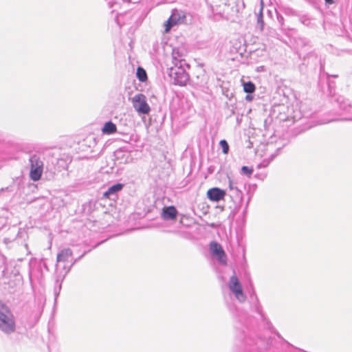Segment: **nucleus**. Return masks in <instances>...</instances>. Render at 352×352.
I'll use <instances>...</instances> for the list:
<instances>
[{"instance_id": "26", "label": "nucleus", "mask_w": 352, "mask_h": 352, "mask_svg": "<svg viewBox=\"0 0 352 352\" xmlns=\"http://www.w3.org/2000/svg\"><path fill=\"white\" fill-rule=\"evenodd\" d=\"M124 16L121 14H117L115 16V20H116V22L117 23V24L121 27L122 26L125 22L122 21V18Z\"/></svg>"}, {"instance_id": "13", "label": "nucleus", "mask_w": 352, "mask_h": 352, "mask_svg": "<svg viewBox=\"0 0 352 352\" xmlns=\"http://www.w3.org/2000/svg\"><path fill=\"white\" fill-rule=\"evenodd\" d=\"M72 256V250L70 248H64L60 250L56 257V262H66L71 258Z\"/></svg>"}, {"instance_id": "4", "label": "nucleus", "mask_w": 352, "mask_h": 352, "mask_svg": "<svg viewBox=\"0 0 352 352\" xmlns=\"http://www.w3.org/2000/svg\"><path fill=\"white\" fill-rule=\"evenodd\" d=\"M228 287L239 302L243 303L246 300L247 296L243 290L242 285L235 274L230 278Z\"/></svg>"}, {"instance_id": "6", "label": "nucleus", "mask_w": 352, "mask_h": 352, "mask_svg": "<svg viewBox=\"0 0 352 352\" xmlns=\"http://www.w3.org/2000/svg\"><path fill=\"white\" fill-rule=\"evenodd\" d=\"M90 250H88V251H85L83 252V254L82 255H80L79 257H78L77 258H75L72 263H71V265L69 266H66V265H64L63 267V270H64V272H58L59 269V266L58 264H56V272H57V276H56V283H58V289L56 288L55 289V295L57 296L61 289V282L63 280V279L65 278V276L67 274V273L70 271L72 267L78 261H79L87 252H89Z\"/></svg>"}, {"instance_id": "18", "label": "nucleus", "mask_w": 352, "mask_h": 352, "mask_svg": "<svg viewBox=\"0 0 352 352\" xmlns=\"http://www.w3.org/2000/svg\"><path fill=\"white\" fill-rule=\"evenodd\" d=\"M280 148H278L277 149V152L276 153H274V154H272L270 155V157L267 159H264L258 165V168H265L267 167L270 163L272 161L274 160V159L277 156V155L278 154V151Z\"/></svg>"}, {"instance_id": "16", "label": "nucleus", "mask_w": 352, "mask_h": 352, "mask_svg": "<svg viewBox=\"0 0 352 352\" xmlns=\"http://www.w3.org/2000/svg\"><path fill=\"white\" fill-rule=\"evenodd\" d=\"M116 125L111 121L107 122L102 129L104 134L111 135L116 131Z\"/></svg>"}, {"instance_id": "27", "label": "nucleus", "mask_w": 352, "mask_h": 352, "mask_svg": "<svg viewBox=\"0 0 352 352\" xmlns=\"http://www.w3.org/2000/svg\"><path fill=\"white\" fill-rule=\"evenodd\" d=\"M300 21L306 26H309L311 25V19L306 16H301L300 18Z\"/></svg>"}, {"instance_id": "15", "label": "nucleus", "mask_w": 352, "mask_h": 352, "mask_svg": "<svg viewBox=\"0 0 352 352\" xmlns=\"http://www.w3.org/2000/svg\"><path fill=\"white\" fill-rule=\"evenodd\" d=\"M110 9H112V14L117 11L122 3L130 2L131 0H105Z\"/></svg>"}, {"instance_id": "2", "label": "nucleus", "mask_w": 352, "mask_h": 352, "mask_svg": "<svg viewBox=\"0 0 352 352\" xmlns=\"http://www.w3.org/2000/svg\"><path fill=\"white\" fill-rule=\"evenodd\" d=\"M15 317L10 308L3 303H0V331L6 335L16 331Z\"/></svg>"}, {"instance_id": "7", "label": "nucleus", "mask_w": 352, "mask_h": 352, "mask_svg": "<svg viewBox=\"0 0 352 352\" xmlns=\"http://www.w3.org/2000/svg\"><path fill=\"white\" fill-rule=\"evenodd\" d=\"M185 15L182 12H179L177 10L173 11L172 14L167 21L165 28L166 32L169 31L174 25L183 23Z\"/></svg>"}, {"instance_id": "11", "label": "nucleus", "mask_w": 352, "mask_h": 352, "mask_svg": "<svg viewBox=\"0 0 352 352\" xmlns=\"http://www.w3.org/2000/svg\"><path fill=\"white\" fill-rule=\"evenodd\" d=\"M178 212L174 206L164 207L162 210V216L164 220H174L177 218Z\"/></svg>"}, {"instance_id": "31", "label": "nucleus", "mask_w": 352, "mask_h": 352, "mask_svg": "<svg viewBox=\"0 0 352 352\" xmlns=\"http://www.w3.org/2000/svg\"><path fill=\"white\" fill-rule=\"evenodd\" d=\"M61 162H64V164H65V166H63L64 168H65V166L67 167V164L63 159H60L58 160V164H60Z\"/></svg>"}, {"instance_id": "34", "label": "nucleus", "mask_w": 352, "mask_h": 352, "mask_svg": "<svg viewBox=\"0 0 352 352\" xmlns=\"http://www.w3.org/2000/svg\"><path fill=\"white\" fill-rule=\"evenodd\" d=\"M6 190H10V187H7V188H6Z\"/></svg>"}, {"instance_id": "12", "label": "nucleus", "mask_w": 352, "mask_h": 352, "mask_svg": "<svg viewBox=\"0 0 352 352\" xmlns=\"http://www.w3.org/2000/svg\"><path fill=\"white\" fill-rule=\"evenodd\" d=\"M250 298H251V309L252 311H254L255 313L258 314L261 316V317H263L262 307L259 302L258 298L255 293V292L253 290L252 293L250 294Z\"/></svg>"}, {"instance_id": "5", "label": "nucleus", "mask_w": 352, "mask_h": 352, "mask_svg": "<svg viewBox=\"0 0 352 352\" xmlns=\"http://www.w3.org/2000/svg\"><path fill=\"white\" fill-rule=\"evenodd\" d=\"M133 108L139 114H148L151 108L147 103L146 96L142 94H138L132 98Z\"/></svg>"}, {"instance_id": "33", "label": "nucleus", "mask_w": 352, "mask_h": 352, "mask_svg": "<svg viewBox=\"0 0 352 352\" xmlns=\"http://www.w3.org/2000/svg\"><path fill=\"white\" fill-rule=\"evenodd\" d=\"M284 342H285L288 345L291 346H293L290 343H289L286 340H284Z\"/></svg>"}, {"instance_id": "8", "label": "nucleus", "mask_w": 352, "mask_h": 352, "mask_svg": "<svg viewBox=\"0 0 352 352\" xmlns=\"http://www.w3.org/2000/svg\"><path fill=\"white\" fill-rule=\"evenodd\" d=\"M226 193L224 190L217 187L210 188L207 192L208 198L214 202L224 199Z\"/></svg>"}, {"instance_id": "1", "label": "nucleus", "mask_w": 352, "mask_h": 352, "mask_svg": "<svg viewBox=\"0 0 352 352\" xmlns=\"http://www.w3.org/2000/svg\"><path fill=\"white\" fill-rule=\"evenodd\" d=\"M174 66L169 69L168 75L173 80V83L179 86H185L189 80V74L186 71L185 67L189 68V65L184 59H177L176 52H173Z\"/></svg>"}, {"instance_id": "25", "label": "nucleus", "mask_w": 352, "mask_h": 352, "mask_svg": "<svg viewBox=\"0 0 352 352\" xmlns=\"http://www.w3.org/2000/svg\"><path fill=\"white\" fill-rule=\"evenodd\" d=\"M257 24L260 27V29L262 30L263 29L264 25L262 9L260 10V12L257 16Z\"/></svg>"}, {"instance_id": "19", "label": "nucleus", "mask_w": 352, "mask_h": 352, "mask_svg": "<svg viewBox=\"0 0 352 352\" xmlns=\"http://www.w3.org/2000/svg\"><path fill=\"white\" fill-rule=\"evenodd\" d=\"M245 339L243 341H242L243 344H244V346H247V345H251L252 343H255L256 345H257V342H255L254 340H253L252 338L250 337H246L245 336V332L244 331H243L242 332L240 333V335H239V339L240 341H241V339Z\"/></svg>"}, {"instance_id": "30", "label": "nucleus", "mask_w": 352, "mask_h": 352, "mask_svg": "<svg viewBox=\"0 0 352 352\" xmlns=\"http://www.w3.org/2000/svg\"><path fill=\"white\" fill-rule=\"evenodd\" d=\"M327 3L331 4L335 2V0H324Z\"/></svg>"}, {"instance_id": "23", "label": "nucleus", "mask_w": 352, "mask_h": 352, "mask_svg": "<svg viewBox=\"0 0 352 352\" xmlns=\"http://www.w3.org/2000/svg\"><path fill=\"white\" fill-rule=\"evenodd\" d=\"M254 169L252 167H249L247 166H243L241 168V173L242 175H246L248 177L250 178L252 173H253Z\"/></svg>"}, {"instance_id": "20", "label": "nucleus", "mask_w": 352, "mask_h": 352, "mask_svg": "<svg viewBox=\"0 0 352 352\" xmlns=\"http://www.w3.org/2000/svg\"><path fill=\"white\" fill-rule=\"evenodd\" d=\"M136 76L138 80L141 82H145L147 80V74L145 69L141 67H138Z\"/></svg>"}, {"instance_id": "3", "label": "nucleus", "mask_w": 352, "mask_h": 352, "mask_svg": "<svg viewBox=\"0 0 352 352\" xmlns=\"http://www.w3.org/2000/svg\"><path fill=\"white\" fill-rule=\"evenodd\" d=\"M30 165V177L34 182L38 181L43 172L44 164L39 154L31 155L29 159Z\"/></svg>"}, {"instance_id": "22", "label": "nucleus", "mask_w": 352, "mask_h": 352, "mask_svg": "<svg viewBox=\"0 0 352 352\" xmlns=\"http://www.w3.org/2000/svg\"><path fill=\"white\" fill-rule=\"evenodd\" d=\"M115 157L117 160L125 158L124 162H128V159L130 158V155L127 152H124L122 150H118L115 152Z\"/></svg>"}, {"instance_id": "32", "label": "nucleus", "mask_w": 352, "mask_h": 352, "mask_svg": "<svg viewBox=\"0 0 352 352\" xmlns=\"http://www.w3.org/2000/svg\"><path fill=\"white\" fill-rule=\"evenodd\" d=\"M276 335L277 336L278 338H281V339L283 338L281 335L278 332H276Z\"/></svg>"}, {"instance_id": "28", "label": "nucleus", "mask_w": 352, "mask_h": 352, "mask_svg": "<svg viewBox=\"0 0 352 352\" xmlns=\"http://www.w3.org/2000/svg\"><path fill=\"white\" fill-rule=\"evenodd\" d=\"M236 187V183L231 179L230 177H228V188L230 191H232Z\"/></svg>"}, {"instance_id": "9", "label": "nucleus", "mask_w": 352, "mask_h": 352, "mask_svg": "<svg viewBox=\"0 0 352 352\" xmlns=\"http://www.w3.org/2000/svg\"><path fill=\"white\" fill-rule=\"evenodd\" d=\"M210 250L212 254L215 256L220 262L226 263L224 259L226 257L225 252L219 243L212 241L210 244Z\"/></svg>"}, {"instance_id": "17", "label": "nucleus", "mask_w": 352, "mask_h": 352, "mask_svg": "<svg viewBox=\"0 0 352 352\" xmlns=\"http://www.w3.org/2000/svg\"><path fill=\"white\" fill-rule=\"evenodd\" d=\"M231 195L230 197L238 201L239 204H241L243 201V192L238 187H236L232 191H230Z\"/></svg>"}, {"instance_id": "24", "label": "nucleus", "mask_w": 352, "mask_h": 352, "mask_svg": "<svg viewBox=\"0 0 352 352\" xmlns=\"http://www.w3.org/2000/svg\"><path fill=\"white\" fill-rule=\"evenodd\" d=\"M219 145L224 154H227L229 152V145L226 140H221L219 142Z\"/></svg>"}, {"instance_id": "29", "label": "nucleus", "mask_w": 352, "mask_h": 352, "mask_svg": "<svg viewBox=\"0 0 352 352\" xmlns=\"http://www.w3.org/2000/svg\"><path fill=\"white\" fill-rule=\"evenodd\" d=\"M245 99L248 101H251L253 99V96L248 94V95L246 96Z\"/></svg>"}, {"instance_id": "21", "label": "nucleus", "mask_w": 352, "mask_h": 352, "mask_svg": "<svg viewBox=\"0 0 352 352\" xmlns=\"http://www.w3.org/2000/svg\"><path fill=\"white\" fill-rule=\"evenodd\" d=\"M256 89L255 85L252 81H248L243 83V91L249 94L254 92Z\"/></svg>"}, {"instance_id": "14", "label": "nucleus", "mask_w": 352, "mask_h": 352, "mask_svg": "<svg viewBox=\"0 0 352 352\" xmlns=\"http://www.w3.org/2000/svg\"><path fill=\"white\" fill-rule=\"evenodd\" d=\"M296 45L299 50L308 51L311 48L310 41L305 38H298L296 40Z\"/></svg>"}, {"instance_id": "10", "label": "nucleus", "mask_w": 352, "mask_h": 352, "mask_svg": "<svg viewBox=\"0 0 352 352\" xmlns=\"http://www.w3.org/2000/svg\"><path fill=\"white\" fill-rule=\"evenodd\" d=\"M124 187V184L121 183L115 184L107 189L103 193V197L109 199H115L117 197V194L118 192L122 190Z\"/></svg>"}]
</instances>
